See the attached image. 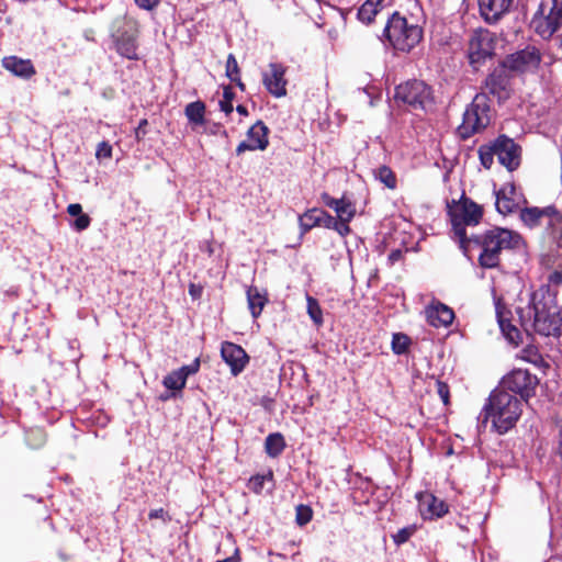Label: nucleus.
<instances>
[{
  "label": "nucleus",
  "mask_w": 562,
  "mask_h": 562,
  "mask_svg": "<svg viewBox=\"0 0 562 562\" xmlns=\"http://www.w3.org/2000/svg\"><path fill=\"white\" fill-rule=\"evenodd\" d=\"M555 295L548 285L540 286L531 294L529 304L518 310L520 324L527 333L547 337L559 334L562 318Z\"/></svg>",
  "instance_id": "1"
},
{
  "label": "nucleus",
  "mask_w": 562,
  "mask_h": 562,
  "mask_svg": "<svg viewBox=\"0 0 562 562\" xmlns=\"http://www.w3.org/2000/svg\"><path fill=\"white\" fill-rule=\"evenodd\" d=\"M471 244L481 248L480 265L483 268H495L499 263L502 251L518 248L521 236L510 229L494 227L481 236L470 237L468 247Z\"/></svg>",
  "instance_id": "2"
},
{
  "label": "nucleus",
  "mask_w": 562,
  "mask_h": 562,
  "mask_svg": "<svg viewBox=\"0 0 562 562\" xmlns=\"http://www.w3.org/2000/svg\"><path fill=\"white\" fill-rule=\"evenodd\" d=\"M485 419L492 422L493 428L501 435L512 429L522 413V402L514 394L494 390L484 406Z\"/></svg>",
  "instance_id": "3"
},
{
  "label": "nucleus",
  "mask_w": 562,
  "mask_h": 562,
  "mask_svg": "<svg viewBox=\"0 0 562 562\" xmlns=\"http://www.w3.org/2000/svg\"><path fill=\"white\" fill-rule=\"evenodd\" d=\"M448 214L452 225L453 234L464 252L468 251L465 226H475L480 223L483 210L473 201L463 198L460 201H452L448 204Z\"/></svg>",
  "instance_id": "4"
},
{
  "label": "nucleus",
  "mask_w": 562,
  "mask_h": 562,
  "mask_svg": "<svg viewBox=\"0 0 562 562\" xmlns=\"http://www.w3.org/2000/svg\"><path fill=\"white\" fill-rule=\"evenodd\" d=\"M383 34L394 49L401 52H409L423 38L422 27L400 13L389 19Z\"/></svg>",
  "instance_id": "5"
},
{
  "label": "nucleus",
  "mask_w": 562,
  "mask_h": 562,
  "mask_svg": "<svg viewBox=\"0 0 562 562\" xmlns=\"http://www.w3.org/2000/svg\"><path fill=\"white\" fill-rule=\"evenodd\" d=\"M394 99L415 111L427 112L435 104L431 87L422 80H408L398 85L395 88Z\"/></svg>",
  "instance_id": "6"
},
{
  "label": "nucleus",
  "mask_w": 562,
  "mask_h": 562,
  "mask_svg": "<svg viewBox=\"0 0 562 562\" xmlns=\"http://www.w3.org/2000/svg\"><path fill=\"white\" fill-rule=\"evenodd\" d=\"M531 27L543 40L562 33V0L541 2L539 10L531 20Z\"/></svg>",
  "instance_id": "7"
},
{
  "label": "nucleus",
  "mask_w": 562,
  "mask_h": 562,
  "mask_svg": "<svg viewBox=\"0 0 562 562\" xmlns=\"http://www.w3.org/2000/svg\"><path fill=\"white\" fill-rule=\"evenodd\" d=\"M490 106L485 93L476 94L463 113L458 133L463 139H467L483 131L490 124Z\"/></svg>",
  "instance_id": "8"
},
{
  "label": "nucleus",
  "mask_w": 562,
  "mask_h": 562,
  "mask_svg": "<svg viewBox=\"0 0 562 562\" xmlns=\"http://www.w3.org/2000/svg\"><path fill=\"white\" fill-rule=\"evenodd\" d=\"M137 35L138 25L135 20L125 16L115 20L112 37L121 56L137 59Z\"/></svg>",
  "instance_id": "9"
},
{
  "label": "nucleus",
  "mask_w": 562,
  "mask_h": 562,
  "mask_svg": "<svg viewBox=\"0 0 562 562\" xmlns=\"http://www.w3.org/2000/svg\"><path fill=\"white\" fill-rule=\"evenodd\" d=\"M538 384L537 375L527 370L517 369L503 378L497 390L508 392L515 396L518 395L522 403H528L536 395Z\"/></svg>",
  "instance_id": "10"
},
{
  "label": "nucleus",
  "mask_w": 562,
  "mask_h": 562,
  "mask_svg": "<svg viewBox=\"0 0 562 562\" xmlns=\"http://www.w3.org/2000/svg\"><path fill=\"white\" fill-rule=\"evenodd\" d=\"M497 36L486 29L473 31L469 38L468 57L470 64L477 69L486 59L494 55Z\"/></svg>",
  "instance_id": "11"
},
{
  "label": "nucleus",
  "mask_w": 562,
  "mask_h": 562,
  "mask_svg": "<svg viewBox=\"0 0 562 562\" xmlns=\"http://www.w3.org/2000/svg\"><path fill=\"white\" fill-rule=\"evenodd\" d=\"M540 61V50L535 46H527L507 56L503 65L510 71L524 74L536 70Z\"/></svg>",
  "instance_id": "12"
},
{
  "label": "nucleus",
  "mask_w": 562,
  "mask_h": 562,
  "mask_svg": "<svg viewBox=\"0 0 562 562\" xmlns=\"http://www.w3.org/2000/svg\"><path fill=\"white\" fill-rule=\"evenodd\" d=\"M496 156L501 165L513 171L518 168L520 164V147L514 139L501 135L494 142Z\"/></svg>",
  "instance_id": "13"
},
{
  "label": "nucleus",
  "mask_w": 562,
  "mask_h": 562,
  "mask_svg": "<svg viewBox=\"0 0 562 562\" xmlns=\"http://www.w3.org/2000/svg\"><path fill=\"white\" fill-rule=\"evenodd\" d=\"M507 68L502 66L495 68L485 79L484 89L488 94L495 97L499 102L509 98V78Z\"/></svg>",
  "instance_id": "14"
},
{
  "label": "nucleus",
  "mask_w": 562,
  "mask_h": 562,
  "mask_svg": "<svg viewBox=\"0 0 562 562\" xmlns=\"http://www.w3.org/2000/svg\"><path fill=\"white\" fill-rule=\"evenodd\" d=\"M269 128L262 121H257L247 132V140L241 142L236 154L241 155L247 150H265L269 145Z\"/></svg>",
  "instance_id": "15"
},
{
  "label": "nucleus",
  "mask_w": 562,
  "mask_h": 562,
  "mask_svg": "<svg viewBox=\"0 0 562 562\" xmlns=\"http://www.w3.org/2000/svg\"><path fill=\"white\" fill-rule=\"evenodd\" d=\"M286 68L278 63H271L268 70L262 74V82L267 90L276 98H281L286 94Z\"/></svg>",
  "instance_id": "16"
},
{
  "label": "nucleus",
  "mask_w": 562,
  "mask_h": 562,
  "mask_svg": "<svg viewBox=\"0 0 562 562\" xmlns=\"http://www.w3.org/2000/svg\"><path fill=\"white\" fill-rule=\"evenodd\" d=\"M221 356L229 366L233 375H238L249 361L246 351L240 346L229 341L222 344Z\"/></svg>",
  "instance_id": "17"
},
{
  "label": "nucleus",
  "mask_w": 562,
  "mask_h": 562,
  "mask_svg": "<svg viewBox=\"0 0 562 562\" xmlns=\"http://www.w3.org/2000/svg\"><path fill=\"white\" fill-rule=\"evenodd\" d=\"M557 211L558 209L553 205L546 207H525L520 210V220L530 228L540 226L541 224H546L547 226Z\"/></svg>",
  "instance_id": "18"
},
{
  "label": "nucleus",
  "mask_w": 562,
  "mask_h": 562,
  "mask_svg": "<svg viewBox=\"0 0 562 562\" xmlns=\"http://www.w3.org/2000/svg\"><path fill=\"white\" fill-rule=\"evenodd\" d=\"M546 241L552 255L562 256V213L559 210L546 226Z\"/></svg>",
  "instance_id": "19"
},
{
  "label": "nucleus",
  "mask_w": 562,
  "mask_h": 562,
  "mask_svg": "<svg viewBox=\"0 0 562 562\" xmlns=\"http://www.w3.org/2000/svg\"><path fill=\"white\" fill-rule=\"evenodd\" d=\"M513 0H477L482 18L487 23L497 22L510 8Z\"/></svg>",
  "instance_id": "20"
},
{
  "label": "nucleus",
  "mask_w": 562,
  "mask_h": 562,
  "mask_svg": "<svg viewBox=\"0 0 562 562\" xmlns=\"http://www.w3.org/2000/svg\"><path fill=\"white\" fill-rule=\"evenodd\" d=\"M425 314L427 322L434 327H447L454 318L453 311L440 302H434L427 306Z\"/></svg>",
  "instance_id": "21"
},
{
  "label": "nucleus",
  "mask_w": 562,
  "mask_h": 562,
  "mask_svg": "<svg viewBox=\"0 0 562 562\" xmlns=\"http://www.w3.org/2000/svg\"><path fill=\"white\" fill-rule=\"evenodd\" d=\"M509 314L510 312L506 311V308L498 301L496 303V316L499 328L508 342L517 347L521 342V334L519 329L512 324L508 317Z\"/></svg>",
  "instance_id": "22"
},
{
  "label": "nucleus",
  "mask_w": 562,
  "mask_h": 562,
  "mask_svg": "<svg viewBox=\"0 0 562 562\" xmlns=\"http://www.w3.org/2000/svg\"><path fill=\"white\" fill-rule=\"evenodd\" d=\"M419 510L425 518L441 517L448 512V506L430 493L418 496Z\"/></svg>",
  "instance_id": "23"
},
{
  "label": "nucleus",
  "mask_w": 562,
  "mask_h": 562,
  "mask_svg": "<svg viewBox=\"0 0 562 562\" xmlns=\"http://www.w3.org/2000/svg\"><path fill=\"white\" fill-rule=\"evenodd\" d=\"M1 64L5 70L23 79H30L36 72L30 59H23L18 56L3 57Z\"/></svg>",
  "instance_id": "24"
},
{
  "label": "nucleus",
  "mask_w": 562,
  "mask_h": 562,
  "mask_svg": "<svg viewBox=\"0 0 562 562\" xmlns=\"http://www.w3.org/2000/svg\"><path fill=\"white\" fill-rule=\"evenodd\" d=\"M322 201L336 212L338 220L351 221L356 214L355 205L345 198L335 199L328 193H323Z\"/></svg>",
  "instance_id": "25"
},
{
  "label": "nucleus",
  "mask_w": 562,
  "mask_h": 562,
  "mask_svg": "<svg viewBox=\"0 0 562 562\" xmlns=\"http://www.w3.org/2000/svg\"><path fill=\"white\" fill-rule=\"evenodd\" d=\"M247 301L250 313L255 318L261 314L266 303L268 302L266 293L260 292L256 286L248 288Z\"/></svg>",
  "instance_id": "26"
},
{
  "label": "nucleus",
  "mask_w": 562,
  "mask_h": 562,
  "mask_svg": "<svg viewBox=\"0 0 562 562\" xmlns=\"http://www.w3.org/2000/svg\"><path fill=\"white\" fill-rule=\"evenodd\" d=\"M384 0H366L358 11V18L363 23H371L382 9Z\"/></svg>",
  "instance_id": "27"
},
{
  "label": "nucleus",
  "mask_w": 562,
  "mask_h": 562,
  "mask_svg": "<svg viewBox=\"0 0 562 562\" xmlns=\"http://www.w3.org/2000/svg\"><path fill=\"white\" fill-rule=\"evenodd\" d=\"M266 452L269 457L276 458L282 453L285 448L284 438L281 434H270L265 441Z\"/></svg>",
  "instance_id": "28"
},
{
  "label": "nucleus",
  "mask_w": 562,
  "mask_h": 562,
  "mask_svg": "<svg viewBox=\"0 0 562 562\" xmlns=\"http://www.w3.org/2000/svg\"><path fill=\"white\" fill-rule=\"evenodd\" d=\"M186 115L188 120L195 124L202 125L204 123L205 105L201 101L191 102L186 106Z\"/></svg>",
  "instance_id": "29"
},
{
  "label": "nucleus",
  "mask_w": 562,
  "mask_h": 562,
  "mask_svg": "<svg viewBox=\"0 0 562 562\" xmlns=\"http://www.w3.org/2000/svg\"><path fill=\"white\" fill-rule=\"evenodd\" d=\"M300 227L302 234H305L315 226H319L321 222V210L312 209L300 216Z\"/></svg>",
  "instance_id": "30"
},
{
  "label": "nucleus",
  "mask_w": 562,
  "mask_h": 562,
  "mask_svg": "<svg viewBox=\"0 0 562 562\" xmlns=\"http://www.w3.org/2000/svg\"><path fill=\"white\" fill-rule=\"evenodd\" d=\"M187 380L179 370L170 372L164 378L162 384L171 391H181L186 386Z\"/></svg>",
  "instance_id": "31"
},
{
  "label": "nucleus",
  "mask_w": 562,
  "mask_h": 562,
  "mask_svg": "<svg viewBox=\"0 0 562 562\" xmlns=\"http://www.w3.org/2000/svg\"><path fill=\"white\" fill-rule=\"evenodd\" d=\"M374 177L385 184L389 189L396 188V177L394 172L386 166H380L374 170Z\"/></svg>",
  "instance_id": "32"
},
{
  "label": "nucleus",
  "mask_w": 562,
  "mask_h": 562,
  "mask_svg": "<svg viewBox=\"0 0 562 562\" xmlns=\"http://www.w3.org/2000/svg\"><path fill=\"white\" fill-rule=\"evenodd\" d=\"M495 205H496L497 211L503 215L512 213L514 211V209L516 207L515 201L507 198L503 190L497 192Z\"/></svg>",
  "instance_id": "33"
},
{
  "label": "nucleus",
  "mask_w": 562,
  "mask_h": 562,
  "mask_svg": "<svg viewBox=\"0 0 562 562\" xmlns=\"http://www.w3.org/2000/svg\"><path fill=\"white\" fill-rule=\"evenodd\" d=\"M494 156H496L494 143L491 145H482L479 148V157H480L481 164L486 169H490L492 167V165L494 162Z\"/></svg>",
  "instance_id": "34"
},
{
  "label": "nucleus",
  "mask_w": 562,
  "mask_h": 562,
  "mask_svg": "<svg viewBox=\"0 0 562 562\" xmlns=\"http://www.w3.org/2000/svg\"><path fill=\"white\" fill-rule=\"evenodd\" d=\"M306 302H307V314L310 315V317L316 325H318V326L322 325L323 324V313H322V308H321L317 300L314 299L313 296L307 295Z\"/></svg>",
  "instance_id": "35"
},
{
  "label": "nucleus",
  "mask_w": 562,
  "mask_h": 562,
  "mask_svg": "<svg viewBox=\"0 0 562 562\" xmlns=\"http://www.w3.org/2000/svg\"><path fill=\"white\" fill-rule=\"evenodd\" d=\"M519 358L536 366L542 362V357L538 348L533 345H528L522 348Z\"/></svg>",
  "instance_id": "36"
},
{
  "label": "nucleus",
  "mask_w": 562,
  "mask_h": 562,
  "mask_svg": "<svg viewBox=\"0 0 562 562\" xmlns=\"http://www.w3.org/2000/svg\"><path fill=\"white\" fill-rule=\"evenodd\" d=\"M409 338L406 335L401 333L394 334L392 339V350L396 355H402L407 350Z\"/></svg>",
  "instance_id": "37"
},
{
  "label": "nucleus",
  "mask_w": 562,
  "mask_h": 562,
  "mask_svg": "<svg viewBox=\"0 0 562 562\" xmlns=\"http://www.w3.org/2000/svg\"><path fill=\"white\" fill-rule=\"evenodd\" d=\"M235 98V93L231 87H225L223 91V99L220 101V108L226 114H231L234 110L233 100Z\"/></svg>",
  "instance_id": "38"
},
{
  "label": "nucleus",
  "mask_w": 562,
  "mask_h": 562,
  "mask_svg": "<svg viewBox=\"0 0 562 562\" xmlns=\"http://www.w3.org/2000/svg\"><path fill=\"white\" fill-rule=\"evenodd\" d=\"M271 479H272V473H268L267 475H260V474L254 475L249 479L248 487L252 492L259 494V493H261V491L263 488L265 482L267 480H271Z\"/></svg>",
  "instance_id": "39"
},
{
  "label": "nucleus",
  "mask_w": 562,
  "mask_h": 562,
  "mask_svg": "<svg viewBox=\"0 0 562 562\" xmlns=\"http://www.w3.org/2000/svg\"><path fill=\"white\" fill-rule=\"evenodd\" d=\"M313 512L312 509L306 505H299L296 506V515L295 520L299 526H305L308 524L312 519Z\"/></svg>",
  "instance_id": "40"
},
{
  "label": "nucleus",
  "mask_w": 562,
  "mask_h": 562,
  "mask_svg": "<svg viewBox=\"0 0 562 562\" xmlns=\"http://www.w3.org/2000/svg\"><path fill=\"white\" fill-rule=\"evenodd\" d=\"M226 75L231 80H237L239 67L233 54H229L226 61Z\"/></svg>",
  "instance_id": "41"
},
{
  "label": "nucleus",
  "mask_w": 562,
  "mask_h": 562,
  "mask_svg": "<svg viewBox=\"0 0 562 562\" xmlns=\"http://www.w3.org/2000/svg\"><path fill=\"white\" fill-rule=\"evenodd\" d=\"M95 157L99 160L110 159L112 157V146L108 142H101L97 147Z\"/></svg>",
  "instance_id": "42"
},
{
  "label": "nucleus",
  "mask_w": 562,
  "mask_h": 562,
  "mask_svg": "<svg viewBox=\"0 0 562 562\" xmlns=\"http://www.w3.org/2000/svg\"><path fill=\"white\" fill-rule=\"evenodd\" d=\"M435 385H436L437 393H438L439 397L441 398L442 403L445 405H448L449 397H450L448 384L440 380H436Z\"/></svg>",
  "instance_id": "43"
},
{
  "label": "nucleus",
  "mask_w": 562,
  "mask_h": 562,
  "mask_svg": "<svg viewBox=\"0 0 562 562\" xmlns=\"http://www.w3.org/2000/svg\"><path fill=\"white\" fill-rule=\"evenodd\" d=\"M414 531L415 529L413 527L402 528L393 536V540L395 543L402 544L412 537Z\"/></svg>",
  "instance_id": "44"
},
{
  "label": "nucleus",
  "mask_w": 562,
  "mask_h": 562,
  "mask_svg": "<svg viewBox=\"0 0 562 562\" xmlns=\"http://www.w3.org/2000/svg\"><path fill=\"white\" fill-rule=\"evenodd\" d=\"M26 440L32 447H40L44 442V434L41 429L32 430L27 434Z\"/></svg>",
  "instance_id": "45"
},
{
  "label": "nucleus",
  "mask_w": 562,
  "mask_h": 562,
  "mask_svg": "<svg viewBox=\"0 0 562 562\" xmlns=\"http://www.w3.org/2000/svg\"><path fill=\"white\" fill-rule=\"evenodd\" d=\"M90 222H91V218L89 217V215L83 213L74 218L72 226L75 227L76 231L81 232L89 227Z\"/></svg>",
  "instance_id": "46"
},
{
  "label": "nucleus",
  "mask_w": 562,
  "mask_h": 562,
  "mask_svg": "<svg viewBox=\"0 0 562 562\" xmlns=\"http://www.w3.org/2000/svg\"><path fill=\"white\" fill-rule=\"evenodd\" d=\"M200 369V360L195 359L192 363L183 366L178 370L181 372L183 378L187 380L189 375L195 374Z\"/></svg>",
  "instance_id": "47"
},
{
  "label": "nucleus",
  "mask_w": 562,
  "mask_h": 562,
  "mask_svg": "<svg viewBox=\"0 0 562 562\" xmlns=\"http://www.w3.org/2000/svg\"><path fill=\"white\" fill-rule=\"evenodd\" d=\"M337 221H338V218H335L334 216L329 215L327 212L321 210L319 226L329 228V229H334Z\"/></svg>",
  "instance_id": "48"
},
{
  "label": "nucleus",
  "mask_w": 562,
  "mask_h": 562,
  "mask_svg": "<svg viewBox=\"0 0 562 562\" xmlns=\"http://www.w3.org/2000/svg\"><path fill=\"white\" fill-rule=\"evenodd\" d=\"M350 221H345V220H338L336 222V226L334 227V231H336L340 236H346L349 234L350 232V228H349V223Z\"/></svg>",
  "instance_id": "49"
},
{
  "label": "nucleus",
  "mask_w": 562,
  "mask_h": 562,
  "mask_svg": "<svg viewBox=\"0 0 562 562\" xmlns=\"http://www.w3.org/2000/svg\"><path fill=\"white\" fill-rule=\"evenodd\" d=\"M147 124H148V122H147L146 119L140 120V122L138 123V126L135 130V137H136V139L139 140V139H142L145 136Z\"/></svg>",
  "instance_id": "50"
},
{
  "label": "nucleus",
  "mask_w": 562,
  "mask_h": 562,
  "mask_svg": "<svg viewBox=\"0 0 562 562\" xmlns=\"http://www.w3.org/2000/svg\"><path fill=\"white\" fill-rule=\"evenodd\" d=\"M135 3L142 9L151 10L159 3V0H135Z\"/></svg>",
  "instance_id": "51"
},
{
  "label": "nucleus",
  "mask_w": 562,
  "mask_h": 562,
  "mask_svg": "<svg viewBox=\"0 0 562 562\" xmlns=\"http://www.w3.org/2000/svg\"><path fill=\"white\" fill-rule=\"evenodd\" d=\"M203 292V288L201 285L191 283L189 285V294L192 296V299L196 300L200 299Z\"/></svg>",
  "instance_id": "52"
},
{
  "label": "nucleus",
  "mask_w": 562,
  "mask_h": 562,
  "mask_svg": "<svg viewBox=\"0 0 562 562\" xmlns=\"http://www.w3.org/2000/svg\"><path fill=\"white\" fill-rule=\"evenodd\" d=\"M549 282L553 285H561L562 284V271H553L549 276Z\"/></svg>",
  "instance_id": "53"
},
{
  "label": "nucleus",
  "mask_w": 562,
  "mask_h": 562,
  "mask_svg": "<svg viewBox=\"0 0 562 562\" xmlns=\"http://www.w3.org/2000/svg\"><path fill=\"white\" fill-rule=\"evenodd\" d=\"M402 258V251L396 249V250H393L390 255H389V261L391 265H394L396 261H398L400 259Z\"/></svg>",
  "instance_id": "54"
},
{
  "label": "nucleus",
  "mask_w": 562,
  "mask_h": 562,
  "mask_svg": "<svg viewBox=\"0 0 562 562\" xmlns=\"http://www.w3.org/2000/svg\"><path fill=\"white\" fill-rule=\"evenodd\" d=\"M164 514H165V512L162 508L153 509L149 512L148 517H149V519L162 518Z\"/></svg>",
  "instance_id": "55"
},
{
  "label": "nucleus",
  "mask_w": 562,
  "mask_h": 562,
  "mask_svg": "<svg viewBox=\"0 0 562 562\" xmlns=\"http://www.w3.org/2000/svg\"><path fill=\"white\" fill-rule=\"evenodd\" d=\"M81 214H83L81 205L78 203H72V218Z\"/></svg>",
  "instance_id": "56"
},
{
  "label": "nucleus",
  "mask_w": 562,
  "mask_h": 562,
  "mask_svg": "<svg viewBox=\"0 0 562 562\" xmlns=\"http://www.w3.org/2000/svg\"><path fill=\"white\" fill-rule=\"evenodd\" d=\"M236 111H237L240 115H245V116H246V115H248V111H247L246 106H244V105H241V104L237 105Z\"/></svg>",
  "instance_id": "57"
},
{
  "label": "nucleus",
  "mask_w": 562,
  "mask_h": 562,
  "mask_svg": "<svg viewBox=\"0 0 562 562\" xmlns=\"http://www.w3.org/2000/svg\"><path fill=\"white\" fill-rule=\"evenodd\" d=\"M234 82H236V85L238 86V88L240 90H245V85L243 83V81L240 80L239 76L237 77V80H233Z\"/></svg>",
  "instance_id": "58"
},
{
  "label": "nucleus",
  "mask_w": 562,
  "mask_h": 562,
  "mask_svg": "<svg viewBox=\"0 0 562 562\" xmlns=\"http://www.w3.org/2000/svg\"><path fill=\"white\" fill-rule=\"evenodd\" d=\"M4 9H5V4L3 3L2 0H0V12H4Z\"/></svg>",
  "instance_id": "59"
},
{
  "label": "nucleus",
  "mask_w": 562,
  "mask_h": 562,
  "mask_svg": "<svg viewBox=\"0 0 562 562\" xmlns=\"http://www.w3.org/2000/svg\"><path fill=\"white\" fill-rule=\"evenodd\" d=\"M300 554V552H295L293 555H292V560H295L296 557Z\"/></svg>",
  "instance_id": "60"
},
{
  "label": "nucleus",
  "mask_w": 562,
  "mask_h": 562,
  "mask_svg": "<svg viewBox=\"0 0 562 562\" xmlns=\"http://www.w3.org/2000/svg\"><path fill=\"white\" fill-rule=\"evenodd\" d=\"M66 212L70 214V204L66 206Z\"/></svg>",
  "instance_id": "61"
},
{
  "label": "nucleus",
  "mask_w": 562,
  "mask_h": 562,
  "mask_svg": "<svg viewBox=\"0 0 562 562\" xmlns=\"http://www.w3.org/2000/svg\"><path fill=\"white\" fill-rule=\"evenodd\" d=\"M277 557H279L280 559L284 558V555L282 553H278Z\"/></svg>",
  "instance_id": "62"
},
{
  "label": "nucleus",
  "mask_w": 562,
  "mask_h": 562,
  "mask_svg": "<svg viewBox=\"0 0 562 562\" xmlns=\"http://www.w3.org/2000/svg\"><path fill=\"white\" fill-rule=\"evenodd\" d=\"M559 38H560V42H561V44H562V33H561V34H559Z\"/></svg>",
  "instance_id": "63"
}]
</instances>
